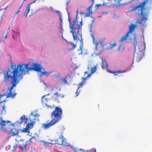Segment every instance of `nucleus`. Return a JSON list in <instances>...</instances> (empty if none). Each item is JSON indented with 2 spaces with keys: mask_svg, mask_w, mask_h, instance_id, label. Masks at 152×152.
<instances>
[{
  "mask_svg": "<svg viewBox=\"0 0 152 152\" xmlns=\"http://www.w3.org/2000/svg\"><path fill=\"white\" fill-rule=\"evenodd\" d=\"M28 65V64H19L17 65L16 64L12 65V71L8 70L5 73H4V81L7 83L9 81L10 78L12 84V86L10 88L9 92L7 93V97H11L12 98L15 97L16 94H13L12 91L14 87L16 86L19 80L22 79L27 72L30 70Z\"/></svg>",
  "mask_w": 152,
  "mask_h": 152,
  "instance_id": "f257e3e1",
  "label": "nucleus"
},
{
  "mask_svg": "<svg viewBox=\"0 0 152 152\" xmlns=\"http://www.w3.org/2000/svg\"><path fill=\"white\" fill-rule=\"evenodd\" d=\"M76 18L75 20L72 21V23H71L69 19V13L68 12V20L69 23V27L70 29V32L72 34L73 40L74 41H76L77 42L79 40H80L79 39V36L81 38V40L80 41H81L83 40L81 33L82 26V21H81L79 22V24H78V22L77 20V17L78 13V10H76Z\"/></svg>",
  "mask_w": 152,
  "mask_h": 152,
  "instance_id": "f03ea898",
  "label": "nucleus"
},
{
  "mask_svg": "<svg viewBox=\"0 0 152 152\" xmlns=\"http://www.w3.org/2000/svg\"><path fill=\"white\" fill-rule=\"evenodd\" d=\"M62 110L60 107H56L51 113V120H48L46 123L42 124V126L45 129H46L58 123L62 118Z\"/></svg>",
  "mask_w": 152,
  "mask_h": 152,
  "instance_id": "7ed1b4c3",
  "label": "nucleus"
},
{
  "mask_svg": "<svg viewBox=\"0 0 152 152\" xmlns=\"http://www.w3.org/2000/svg\"><path fill=\"white\" fill-rule=\"evenodd\" d=\"M38 136H33L29 140L25 141L23 139H21L18 142V145L20 148L23 151H26L29 148L30 142L34 143L38 139Z\"/></svg>",
  "mask_w": 152,
  "mask_h": 152,
  "instance_id": "20e7f679",
  "label": "nucleus"
},
{
  "mask_svg": "<svg viewBox=\"0 0 152 152\" xmlns=\"http://www.w3.org/2000/svg\"><path fill=\"white\" fill-rule=\"evenodd\" d=\"M147 2V0L144 1L142 2L139 5L133 7L131 9V11H133L136 10L138 8H140L141 10V15L143 16L142 19L139 22V23L140 24L142 23L143 22H145L147 20L146 17L143 16L144 15H146L144 12H143V11L144 9V7Z\"/></svg>",
  "mask_w": 152,
  "mask_h": 152,
  "instance_id": "39448f33",
  "label": "nucleus"
},
{
  "mask_svg": "<svg viewBox=\"0 0 152 152\" xmlns=\"http://www.w3.org/2000/svg\"><path fill=\"white\" fill-rule=\"evenodd\" d=\"M92 25H91V27L90 28V31H91L90 35L92 38V40L93 43L95 44V49L94 50L95 53L97 55H100L101 53V51L100 50H98L97 46L98 44H100L102 47L104 46V42L103 41L101 40L99 41V43H97L96 41L94 40V34L91 31V27Z\"/></svg>",
  "mask_w": 152,
  "mask_h": 152,
  "instance_id": "423d86ee",
  "label": "nucleus"
},
{
  "mask_svg": "<svg viewBox=\"0 0 152 152\" xmlns=\"http://www.w3.org/2000/svg\"><path fill=\"white\" fill-rule=\"evenodd\" d=\"M136 26L137 25L135 24H131L129 26L128 31L122 37L119 41L122 42L126 41L130 36V34L132 33L133 31L135 30Z\"/></svg>",
  "mask_w": 152,
  "mask_h": 152,
  "instance_id": "0eeeda50",
  "label": "nucleus"
},
{
  "mask_svg": "<svg viewBox=\"0 0 152 152\" xmlns=\"http://www.w3.org/2000/svg\"><path fill=\"white\" fill-rule=\"evenodd\" d=\"M49 95V94L45 95L42 96L41 97V102L43 106H46L48 108L49 107H52L54 106L53 105L52 107L51 105H50L48 104V102L51 99L50 98L47 97Z\"/></svg>",
  "mask_w": 152,
  "mask_h": 152,
  "instance_id": "6e6552de",
  "label": "nucleus"
},
{
  "mask_svg": "<svg viewBox=\"0 0 152 152\" xmlns=\"http://www.w3.org/2000/svg\"><path fill=\"white\" fill-rule=\"evenodd\" d=\"M97 65L96 64L95 66H93L91 63H90L88 65V68L89 71H90V69H91V72L90 73L88 74L87 72H85V75L86 74H87L88 75V76L86 77V78L87 77H89L93 73L96 71Z\"/></svg>",
  "mask_w": 152,
  "mask_h": 152,
  "instance_id": "1a4fd4ad",
  "label": "nucleus"
},
{
  "mask_svg": "<svg viewBox=\"0 0 152 152\" xmlns=\"http://www.w3.org/2000/svg\"><path fill=\"white\" fill-rule=\"evenodd\" d=\"M55 141L56 142L54 144H56L65 146H67L68 145L63 136H60L58 138L55 139Z\"/></svg>",
  "mask_w": 152,
  "mask_h": 152,
  "instance_id": "9d476101",
  "label": "nucleus"
},
{
  "mask_svg": "<svg viewBox=\"0 0 152 152\" xmlns=\"http://www.w3.org/2000/svg\"><path fill=\"white\" fill-rule=\"evenodd\" d=\"M8 123H10V121H5L2 120V117H0V124L1 125L2 127L1 128V130H6L7 129L6 128L4 127L5 126L6 124Z\"/></svg>",
  "mask_w": 152,
  "mask_h": 152,
  "instance_id": "9b49d317",
  "label": "nucleus"
},
{
  "mask_svg": "<svg viewBox=\"0 0 152 152\" xmlns=\"http://www.w3.org/2000/svg\"><path fill=\"white\" fill-rule=\"evenodd\" d=\"M32 68L34 71L39 72H41L42 69L43 70L44 69H42L38 64H34L32 65Z\"/></svg>",
  "mask_w": 152,
  "mask_h": 152,
  "instance_id": "f8f14e48",
  "label": "nucleus"
},
{
  "mask_svg": "<svg viewBox=\"0 0 152 152\" xmlns=\"http://www.w3.org/2000/svg\"><path fill=\"white\" fill-rule=\"evenodd\" d=\"M19 132V130L15 128L12 129L10 131L9 133L11 136H14L15 135H17Z\"/></svg>",
  "mask_w": 152,
  "mask_h": 152,
  "instance_id": "ddd939ff",
  "label": "nucleus"
},
{
  "mask_svg": "<svg viewBox=\"0 0 152 152\" xmlns=\"http://www.w3.org/2000/svg\"><path fill=\"white\" fill-rule=\"evenodd\" d=\"M144 53L142 51H139L137 53L135 57L136 58L137 60L139 61L144 56Z\"/></svg>",
  "mask_w": 152,
  "mask_h": 152,
  "instance_id": "4468645a",
  "label": "nucleus"
},
{
  "mask_svg": "<svg viewBox=\"0 0 152 152\" xmlns=\"http://www.w3.org/2000/svg\"><path fill=\"white\" fill-rule=\"evenodd\" d=\"M86 11L87 12L86 13H81L83 15H84V16L85 17H89L90 14H92V10L91 9V6L89 7L86 9Z\"/></svg>",
  "mask_w": 152,
  "mask_h": 152,
  "instance_id": "2eb2a0df",
  "label": "nucleus"
},
{
  "mask_svg": "<svg viewBox=\"0 0 152 152\" xmlns=\"http://www.w3.org/2000/svg\"><path fill=\"white\" fill-rule=\"evenodd\" d=\"M107 72L113 74L114 76L117 75L119 73H124L126 72V71H122L121 70H119L118 71H115V72L114 71H111L110 70H107Z\"/></svg>",
  "mask_w": 152,
  "mask_h": 152,
  "instance_id": "dca6fc26",
  "label": "nucleus"
},
{
  "mask_svg": "<svg viewBox=\"0 0 152 152\" xmlns=\"http://www.w3.org/2000/svg\"><path fill=\"white\" fill-rule=\"evenodd\" d=\"M102 68L103 69H106L107 71V70L108 69V65L107 64L106 61L105 60H104L103 58H102Z\"/></svg>",
  "mask_w": 152,
  "mask_h": 152,
  "instance_id": "f3484780",
  "label": "nucleus"
},
{
  "mask_svg": "<svg viewBox=\"0 0 152 152\" xmlns=\"http://www.w3.org/2000/svg\"><path fill=\"white\" fill-rule=\"evenodd\" d=\"M30 8V4H28L27 5L23 14L24 16L25 17H27L28 14L29 12Z\"/></svg>",
  "mask_w": 152,
  "mask_h": 152,
  "instance_id": "a211bd4d",
  "label": "nucleus"
},
{
  "mask_svg": "<svg viewBox=\"0 0 152 152\" xmlns=\"http://www.w3.org/2000/svg\"><path fill=\"white\" fill-rule=\"evenodd\" d=\"M28 120V118L26 117L25 115H23L20 117V124L22 123L23 121H24L25 124L27 123V121Z\"/></svg>",
  "mask_w": 152,
  "mask_h": 152,
  "instance_id": "6ab92c4d",
  "label": "nucleus"
},
{
  "mask_svg": "<svg viewBox=\"0 0 152 152\" xmlns=\"http://www.w3.org/2000/svg\"><path fill=\"white\" fill-rule=\"evenodd\" d=\"M19 37L20 34L19 32H14L12 34V37L15 40L18 39Z\"/></svg>",
  "mask_w": 152,
  "mask_h": 152,
  "instance_id": "aec40b11",
  "label": "nucleus"
},
{
  "mask_svg": "<svg viewBox=\"0 0 152 152\" xmlns=\"http://www.w3.org/2000/svg\"><path fill=\"white\" fill-rule=\"evenodd\" d=\"M2 102L0 101V103H1ZM1 109V113L2 114H5L6 112V110L5 108V105L3 104V105H0V110Z\"/></svg>",
  "mask_w": 152,
  "mask_h": 152,
  "instance_id": "412c9836",
  "label": "nucleus"
},
{
  "mask_svg": "<svg viewBox=\"0 0 152 152\" xmlns=\"http://www.w3.org/2000/svg\"><path fill=\"white\" fill-rule=\"evenodd\" d=\"M65 40L68 43H69L70 44L71 46L72 47V50L74 49L76 47V44H74L73 42H69L67 40Z\"/></svg>",
  "mask_w": 152,
  "mask_h": 152,
  "instance_id": "4be33fe9",
  "label": "nucleus"
},
{
  "mask_svg": "<svg viewBox=\"0 0 152 152\" xmlns=\"http://www.w3.org/2000/svg\"><path fill=\"white\" fill-rule=\"evenodd\" d=\"M55 96V98H63L64 97V95L62 94H59L58 93H55L54 95L53 96V97Z\"/></svg>",
  "mask_w": 152,
  "mask_h": 152,
  "instance_id": "5701e85b",
  "label": "nucleus"
},
{
  "mask_svg": "<svg viewBox=\"0 0 152 152\" xmlns=\"http://www.w3.org/2000/svg\"><path fill=\"white\" fill-rule=\"evenodd\" d=\"M34 126V122L32 121L31 123H28L26 125V127H28L29 129H31L33 128Z\"/></svg>",
  "mask_w": 152,
  "mask_h": 152,
  "instance_id": "b1692460",
  "label": "nucleus"
},
{
  "mask_svg": "<svg viewBox=\"0 0 152 152\" xmlns=\"http://www.w3.org/2000/svg\"><path fill=\"white\" fill-rule=\"evenodd\" d=\"M83 48V45H81L80 46V49H78V55H81L83 53V52L82 51V49Z\"/></svg>",
  "mask_w": 152,
  "mask_h": 152,
  "instance_id": "393cba45",
  "label": "nucleus"
},
{
  "mask_svg": "<svg viewBox=\"0 0 152 152\" xmlns=\"http://www.w3.org/2000/svg\"><path fill=\"white\" fill-rule=\"evenodd\" d=\"M22 132L29 133H30V130L26 126L25 128H23L22 130Z\"/></svg>",
  "mask_w": 152,
  "mask_h": 152,
  "instance_id": "a878e982",
  "label": "nucleus"
},
{
  "mask_svg": "<svg viewBox=\"0 0 152 152\" xmlns=\"http://www.w3.org/2000/svg\"><path fill=\"white\" fill-rule=\"evenodd\" d=\"M137 37L136 36H135L134 38V45L135 48H136V46L137 45Z\"/></svg>",
  "mask_w": 152,
  "mask_h": 152,
  "instance_id": "bb28decb",
  "label": "nucleus"
},
{
  "mask_svg": "<svg viewBox=\"0 0 152 152\" xmlns=\"http://www.w3.org/2000/svg\"><path fill=\"white\" fill-rule=\"evenodd\" d=\"M115 1V4H119V5L122 4V3H121L120 2L123 0H113Z\"/></svg>",
  "mask_w": 152,
  "mask_h": 152,
  "instance_id": "cd10ccee",
  "label": "nucleus"
},
{
  "mask_svg": "<svg viewBox=\"0 0 152 152\" xmlns=\"http://www.w3.org/2000/svg\"><path fill=\"white\" fill-rule=\"evenodd\" d=\"M67 77H66L64 78L62 80V83L63 84L65 85L66 84H67Z\"/></svg>",
  "mask_w": 152,
  "mask_h": 152,
  "instance_id": "c85d7f7f",
  "label": "nucleus"
},
{
  "mask_svg": "<svg viewBox=\"0 0 152 152\" xmlns=\"http://www.w3.org/2000/svg\"><path fill=\"white\" fill-rule=\"evenodd\" d=\"M60 32L61 33L62 37L63 38V32L64 31V30H63V24H60Z\"/></svg>",
  "mask_w": 152,
  "mask_h": 152,
  "instance_id": "c756f323",
  "label": "nucleus"
},
{
  "mask_svg": "<svg viewBox=\"0 0 152 152\" xmlns=\"http://www.w3.org/2000/svg\"><path fill=\"white\" fill-rule=\"evenodd\" d=\"M106 4H105L104 2L102 4H96L95 5V7L96 8H98L99 7L101 6H105L106 5Z\"/></svg>",
  "mask_w": 152,
  "mask_h": 152,
  "instance_id": "7c9ffc66",
  "label": "nucleus"
},
{
  "mask_svg": "<svg viewBox=\"0 0 152 152\" xmlns=\"http://www.w3.org/2000/svg\"><path fill=\"white\" fill-rule=\"evenodd\" d=\"M60 16V24H63V18H62V15H61V13H60V14H59Z\"/></svg>",
  "mask_w": 152,
  "mask_h": 152,
  "instance_id": "2f4dec72",
  "label": "nucleus"
},
{
  "mask_svg": "<svg viewBox=\"0 0 152 152\" xmlns=\"http://www.w3.org/2000/svg\"><path fill=\"white\" fill-rule=\"evenodd\" d=\"M80 90L79 89V88H78V89H77V91L76 92V95L75 96H77L79 94L80 92Z\"/></svg>",
  "mask_w": 152,
  "mask_h": 152,
  "instance_id": "473e14b6",
  "label": "nucleus"
},
{
  "mask_svg": "<svg viewBox=\"0 0 152 152\" xmlns=\"http://www.w3.org/2000/svg\"><path fill=\"white\" fill-rule=\"evenodd\" d=\"M40 72L42 73L43 75H45L46 76H48V75L49 73V72H48L46 71H44L43 72H42L41 71V72Z\"/></svg>",
  "mask_w": 152,
  "mask_h": 152,
  "instance_id": "72a5a7b5",
  "label": "nucleus"
},
{
  "mask_svg": "<svg viewBox=\"0 0 152 152\" xmlns=\"http://www.w3.org/2000/svg\"><path fill=\"white\" fill-rule=\"evenodd\" d=\"M116 46V44L114 43L113 44H110V48H112L114 47H115Z\"/></svg>",
  "mask_w": 152,
  "mask_h": 152,
  "instance_id": "f704fd0d",
  "label": "nucleus"
},
{
  "mask_svg": "<svg viewBox=\"0 0 152 152\" xmlns=\"http://www.w3.org/2000/svg\"><path fill=\"white\" fill-rule=\"evenodd\" d=\"M84 84V83H83V81H82L79 84V88H80V87H81Z\"/></svg>",
  "mask_w": 152,
  "mask_h": 152,
  "instance_id": "c9c22d12",
  "label": "nucleus"
},
{
  "mask_svg": "<svg viewBox=\"0 0 152 152\" xmlns=\"http://www.w3.org/2000/svg\"><path fill=\"white\" fill-rule=\"evenodd\" d=\"M55 88L58 91H60L61 90V88L59 86H57Z\"/></svg>",
  "mask_w": 152,
  "mask_h": 152,
  "instance_id": "e433bc0d",
  "label": "nucleus"
},
{
  "mask_svg": "<svg viewBox=\"0 0 152 152\" xmlns=\"http://www.w3.org/2000/svg\"><path fill=\"white\" fill-rule=\"evenodd\" d=\"M23 2L22 4H21V5H20L19 7V10L22 8V5L23 4Z\"/></svg>",
  "mask_w": 152,
  "mask_h": 152,
  "instance_id": "4c0bfd02",
  "label": "nucleus"
},
{
  "mask_svg": "<svg viewBox=\"0 0 152 152\" xmlns=\"http://www.w3.org/2000/svg\"><path fill=\"white\" fill-rule=\"evenodd\" d=\"M20 11V10H19V9L15 13V15H16Z\"/></svg>",
  "mask_w": 152,
  "mask_h": 152,
  "instance_id": "58836bf2",
  "label": "nucleus"
},
{
  "mask_svg": "<svg viewBox=\"0 0 152 152\" xmlns=\"http://www.w3.org/2000/svg\"><path fill=\"white\" fill-rule=\"evenodd\" d=\"M69 2V1H68L66 3V4L67 6L68 5Z\"/></svg>",
  "mask_w": 152,
  "mask_h": 152,
  "instance_id": "ea45409f",
  "label": "nucleus"
},
{
  "mask_svg": "<svg viewBox=\"0 0 152 152\" xmlns=\"http://www.w3.org/2000/svg\"><path fill=\"white\" fill-rule=\"evenodd\" d=\"M121 45H120L119 46V48H118V51H119V50H120V48H121Z\"/></svg>",
  "mask_w": 152,
  "mask_h": 152,
  "instance_id": "a19ab883",
  "label": "nucleus"
},
{
  "mask_svg": "<svg viewBox=\"0 0 152 152\" xmlns=\"http://www.w3.org/2000/svg\"><path fill=\"white\" fill-rule=\"evenodd\" d=\"M57 12H58V13H59V14H60V13H61V12H60L59 11H58V10L57 11Z\"/></svg>",
  "mask_w": 152,
  "mask_h": 152,
  "instance_id": "79ce46f5",
  "label": "nucleus"
},
{
  "mask_svg": "<svg viewBox=\"0 0 152 152\" xmlns=\"http://www.w3.org/2000/svg\"><path fill=\"white\" fill-rule=\"evenodd\" d=\"M7 35H6V36H5V37H4V38H7Z\"/></svg>",
  "mask_w": 152,
  "mask_h": 152,
  "instance_id": "37998d69",
  "label": "nucleus"
},
{
  "mask_svg": "<svg viewBox=\"0 0 152 152\" xmlns=\"http://www.w3.org/2000/svg\"><path fill=\"white\" fill-rule=\"evenodd\" d=\"M49 144V143H47H47H46V144H45V145H48Z\"/></svg>",
  "mask_w": 152,
  "mask_h": 152,
  "instance_id": "c03bdc74",
  "label": "nucleus"
},
{
  "mask_svg": "<svg viewBox=\"0 0 152 152\" xmlns=\"http://www.w3.org/2000/svg\"><path fill=\"white\" fill-rule=\"evenodd\" d=\"M31 115H32V116H35V115H33V113H31Z\"/></svg>",
  "mask_w": 152,
  "mask_h": 152,
  "instance_id": "a18cd8bd",
  "label": "nucleus"
},
{
  "mask_svg": "<svg viewBox=\"0 0 152 152\" xmlns=\"http://www.w3.org/2000/svg\"><path fill=\"white\" fill-rule=\"evenodd\" d=\"M94 0H91L92 2H94Z\"/></svg>",
  "mask_w": 152,
  "mask_h": 152,
  "instance_id": "49530a36",
  "label": "nucleus"
},
{
  "mask_svg": "<svg viewBox=\"0 0 152 152\" xmlns=\"http://www.w3.org/2000/svg\"><path fill=\"white\" fill-rule=\"evenodd\" d=\"M94 151H95V152H96V149H94Z\"/></svg>",
  "mask_w": 152,
  "mask_h": 152,
  "instance_id": "de8ad7c7",
  "label": "nucleus"
},
{
  "mask_svg": "<svg viewBox=\"0 0 152 152\" xmlns=\"http://www.w3.org/2000/svg\"><path fill=\"white\" fill-rule=\"evenodd\" d=\"M82 79H83V80L85 79V78H83Z\"/></svg>",
  "mask_w": 152,
  "mask_h": 152,
  "instance_id": "09e8293b",
  "label": "nucleus"
},
{
  "mask_svg": "<svg viewBox=\"0 0 152 152\" xmlns=\"http://www.w3.org/2000/svg\"><path fill=\"white\" fill-rule=\"evenodd\" d=\"M26 0H24L23 1V2L24 1H26Z\"/></svg>",
  "mask_w": 152,
  "mask_h": 152,
  "instance_id": "8fccbe9b",
  "label": "nucleus"
},
{
  "mask_svg": "<svg viewBox=\"0 0 152 152\" xmlns=\"http://www.w3.org/2000/svg\"><path fill=\"white\" fill-rule=\"evenodd\" d=\"M2 10L1 9H0V11L1 10Z\"/></svg>",
  "mask_w": 152,
  "mask_h": 152,
  "instance_id": "3c124183",
  "label": "nucleus"
},
{
  "mask_svg": "<svg viewBox=\"0 0 152 152\" xmlns=\"http://www.w3.org/2000/svg\"><path fill=\"white\" fill-rule=\"evenodd\" d=\"M7 8V7H6V8L5 9V10Z\"/></svg>",
  "mask_w": 152,
  "mask_h": 152,
  "instance_id": "603ef678",
  "label": "nucleus"
},
{
  "mask_svg": "<svg viewBox=\"0 0 152 152\" xmlns=\"http://www.w3.org/2000/svg\"><path fill=\"white\" fill-rule=\"evenodd\" d=\"M50 143L51 144H52V145L53 144V143Z\"/></svg>",
  "mask_w": 152,
  "mask_h": 152,
  "instance_id": "864d4df0",
  "label": "nucleus"
},
{
  "mask_svg": "<svg viewBox=\"0 0 152 152\" xmlns=\"http://www.w3.org/2000/svg\"><path fill=\"white\" fill-rule=\"evenodd\" d=\"M53 100H55V99H53Z\"/></svg>",
  "mask_w": 152,
  "mask_h": 152,
  "instance_id": "5fc2aeb1",
  "label": "nucleus"
}]
</instances>
